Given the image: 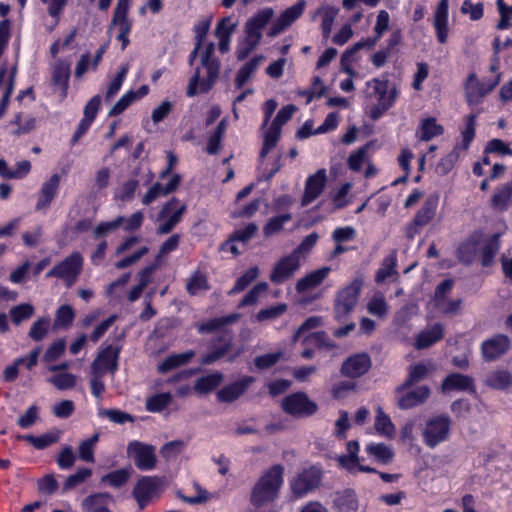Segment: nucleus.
<instances>
[{
    "label": "nucleus",
    "mask_w": 512,
    "mask_h": 512,
    "mask_svg": "<svg viewBox=\"0 0 512 512\" xmlns=\"http://www.w3.org/2000/svg\"><path fill=\"white\" fill-rule=\"evenodd\" d=\"M215 45L209 43L201 53V65L206 75H201L200 69H196L194 75L190 78L187 95L193 97L198 93L208 92L218 79L220 72V62L214 57Z\"/></svg>",
    "instance_id": "f257e3e1"
},
{
    "label": "nucleus",
    "mask_w": 512,
    "mask_h": 512,
    "mask_svg": "<svg viewBox=\"0 0 512 512\" xmlns=\"http://www.w3.org/2000/svg\"><path fill=\"white\" fill-rule=\"evenodd\" d=\"M284 467L282 465H273L268 469L254 485L250 502L253 506L259 508L277 497L279 490L283 484Z\"/></svg>",
    "instance_id": "f03ea898"
},
{
    "label": "nucleus",
    "mask_w": 512,
    "mask_h": 512,
    "mask_svg": "<svg viewBox=\"0 0 512 512\" xmlns=\"http://www.w3.org/2000/svg\"><path fill=\"white\" fill-rule=\"evenodd\" d=\"M83 256L74 251L56 264L47 274V278H58L69 288L75 284L83 269Z\"/></svg>",
    "instance_id": "7ed1b4c3"
},
{
    "label": "nucleus",
    "mask_w": 512,
    "mask_h": 512,
    "mask_svg": "<svg viewBox=\"0 0 512 512\" xmlns=\"http://www.w3.org/2000/svg\"><path fill=\"white\" fill-rule=\"evenodd\" d=\"M361 287L362 281L355 279L338 291L334 301V313L338 321H344L354 310L358 302Z\"/></svg>",
    "instance_id": "20e7f679"
},
{
    "label": "nucleus",
    "mask_w": 512,
    "mask_h": 512,
    "mask_svg": "<svg viewBox=\"0 0 512 512\" xmlns=\"http://www.w3.org/2000/svg\"><path fill=\"white\" fill-rule=\"evenodd\" d=\"M322 477L323 471L320 467L311 466L306 468L291 480V491L296 497H303L320 487Z\"/></svg>",
    "instance_id": "39448f33"
},
{
    "label": "nucleus",
    "mask_w": 512,
    "mask_h": 512,
    "mask_svg": "<svg viewBox=\"0 0 512 512\" xmlns=\"http://www.w3.org/2000/svg\"><path fill=\"white\" fill-rule=\"evenodd\" d=\"M451 420L446 415H440L429 419L422 431L424 443L434 448L444 442L449 435Z\"/></svg>",
    "instance_id": "423d86ee"
},
{
    "label": "nucleus",
    "mask_w": 512,
    "mask_h": 512,
    "mask_svg": "<svg viewBox=\"0 0 512 512\" xmlns=\"http://www.w3.org/2000/svg\"><path fill=\"white\" fill-rule=\"evenodd\" d=\"M282 409L294 417H309L316 413L318 405L306 393L296 392L283 399Z\"/></svg>",
    "instance_id": "0eeeda50"
},
{
    "label": "nucleus",
    "mask_w": 512,
    "mask_h": 512,
    "mask_svg": "<svg viewBox=\"0 0 512 512\" xmlns=\"http://www.w3.org/2000/svg\"><path fill=\"white\" fill-rule=\"evenodd\" d=\"M127 454L140 470H152L156 466L155 448L152 445L132 441L128 444Z\"/></svg>",
    "instance_id": "6e6552de"
},
{
    "label": "nucleus",
    "mask_w": 512,
    "mask_h": 512,
    "mask_svg": "<svg viewBox=\"0 0 512 512\" xmlns=\"http://www.w3.org/2000/svg\"><path fill=\"white\" fill-rule=\"evenodd\" d=\"M121 347L108 345L98 353L91 365V371L105 375H114L118 369V360Z\"/></svg>",
    "instance_id": "1a4fd4ad"
},
{
    "label": "nucleus",
    "mask_w": 512,
    "mask_h": 512,
    "mask_svg": "<svg viewBox=\"0 0 512 512\" xmlns=\"http://www.w3.org/2000/svg\"><path fill=\"white\" fill-rule=\"evenodd\" d=\"M186 211V205L180 204L177 198H172L168 201L160 212V218H166L157 227L158 234H168L174 227L181 221L182 216Z\"/></svg>",
    "instance_id": "9d476101"
},
{
    "label": "nucleus",
    "mask_w": 512,
    "mask_h": 512,
    "mask_svg": "<svg viewBox=\"0 0 512 512\" xmlns=\"http://www.w3.org/2000/svg\"><path fill=\"white\" fill-rule=\"evenodd\" d=\"M367 96L376 98L378 101L377 109L386 111L389 109L397 96V90L392 88L388 92V80L373 79L367 83Z\"/></svg>",
    "instance_id": "9b49d317"
},
{
    "label": "nucleus",
    "mask_w": 512,
    "mask_h": 512,
    "mask_svg": "<svg viewBox=\"0 0 512 512\" xmlns=\"http://www.w3.org/2000/svg\"><path fill=\"white\" fill-rule=\"evenodd\" d=\"M162 484L163 480L156 476H143L137 481L132 494L141 509H143L154 496L158 495Z\"/></svg>",
    "instance_id": "f8f14e48"
},
{
    "label": "nucleus",
    "mask_w": 512,
    "mask_h": 512,
    "mask_svg": "<svg viewBox=\"0 0 512 512\" xmlns=\"http://www.w3.org/2000/svg\"><path fill=\"white\" fill-rule=\"evenodd\" d=\"M274 16L272 8H264L249 18L245 23V39L252 44H259L262 39V31Z\"/></svg>",
    "instance_id": "ddd939ff"
},
{
    "label": "nucleus",
    "mask_w": 512,
    "mask_h": 512,
    "mask_svg": "<svg viewBox=\"0 0 512 512\" xmlns=\"http://www.w3.org/2000/svg\"><path fill=\"white\" fill-rule=\"evenodd\" d=\"M510 347L511 340L507 335H493L481 344L482 357L487 362L495 361L506 354Z\"/></svg>",
    "instance_id": "4468645a"
},
{
    "label": "nucleus",
    "mask_w": 512,
    "mask_h": 512,
    "mask_svg": "<svg viewBox=\"0 0 512 512\" xmlns=\"http://www.w3.org/2000/svg\"><path fill=\"white\" fill-rule=\"evenodd\" d=\"M300 267V259L292 252L282 257L273 267L270 273V280L274 284H282L293 277Z\"/></svg>",
    "instance_id": "2eb2a0df"
},
{
    "label": "nucleus",
    "mask_w": 512,
    "mask_h": 512,
    "mask_svg": "<svg viewBox=\"0 0 512 512\" xmlns=\"http://www.w3.org/2000/svg\"><path fill=\"white\" fill-rule=\"evenodd\" d=\"M501 74L498 73L493 81L481 83L475 74H470L467 78L465 90L466 98L469 104H478L480 100L490 91H492L500 82Z\"/></svg>",
    "instance_id": "dca6fc26"
},
{
    "label": "nucleus",
    "mask_w": 512,
    "mask_h": 512,
    "mask_svg": "<svg viewBox=\"0 0 512 512\" xmlns=\"http://www.w3.org/2000/svg\"><path fill=\"white\" fill-rule=\"evenodd\" d=\"M326 182L327 173L325 169H320L316 173L310 175L305 182L301 205L305 207L316 200L324 191Z\"/></svg>",
    "instance_id": "f3484780"
},
{
    "label": "nucleus",
    "mask_w": 512,
    "mask_h": 512,
    "mask_svg": "<svg viewBox=\"0 0 512 512\" xmlns=\"http://www.w3.org/2000/svg\"><path fill=\"white\" fill-rule=\"evenodd\" d=\"M306 2L300 0L295 5L287 8L281 13L277 20L271 26L268 36L275 37L284 32L293 22H295L304 12Z\"/></svg>",
    "instance_id": "a211bd4d"
},
{
    "label": "nucleus",
    "mask_w": 512,
    "mask_h": 512,
    "mask_svg": "<svg viewBox=\"0 0 512 512\" xmlns=\"http://www.w3.org/2000/svg\"><path fill=\"white\" fill-rule=\"evenodd\" d=\"M371 358L367 353H358L347 358L341 366V374L348 378H359L371 368Z\"/></svg>",
    "instance_id": "6ab92c4d"
},
{
    "label": "nucleus",
    "mask_w": 512,
    "mask_h": 512,
    "mask_svg": "<svg viewBox=\"0 0 512 512\" xmlns=\"http://www.w3.org/2000/svg\"><path fill=\"white\" fill-rule=\"evenodd\" d=\"M347 455H341L338 457L339 465L347 470L350 473H356L357 471L372 473L376 472L375 468L370 466H365L360 463V458L358 456L359 452V443L358 441H349L347 443Z\"/></svg>",
    "instance_id": "aec40b11"
},
{
    "label": "nucleus",
    "mask_w": 512,
    "mask_h": 512,
    "mask_svg": "<svg viewBox=\"0 0 512 512\" xmlns=\"http://www.w3.org/2000/svg\"><path fill=\"white\" fill-rule=\"evenodd\" d=\"M254 382L251 376H245L237 382L224 386L217 392V398L220 402L230 403L238 399Z\"/></svg>",
    "instance_id": "412c9836"
},
{
    "label": "nucleus",
    "mask_w": 512,
    "mask_h": 512,
    "mask_svg": "<svg viewBox=\"0 0 512 512\" xmlns=\"http://www.w3.org/2000/svg\"><path fill=\"white\" fill-rule=\"evenodd\" d=\"M60 184V176L53 174L46 182L43 183L38 196L36 210H45L55 198Z\"/></svg>",
    "instance_id": "4be33fe9"
},
{
    "label": "nucleus",
    "mask_w": 512,
    "mask_h": 512,
    "mask_svg": "<svg viewBox=\"0 0 512 512\" xmlns=\"http://www.w3.org/2000/svg\"><path fill=\"white\" fill-rule=\"evenodd\" d=\"M448 4L449 0H440L434 13V28L437 39L442 44L448 38Z\"/></svg>",
    "instance_id": "5701e85b"
},
{
    "label": "nucleus",
    "mask_w": 512,
    "mask_h": 512,
    "mask_svg": "<svg viewBox=\"0 0 512 512\" xmlns=\"http://www.w3.org/2000/svg\"><path fill=\"white\" fill-rule=\"evenodd\" d=\"M16 71V67H13L10 72L5 67L0 68V89L3 90L0 102V118L6 112L9 105L10 96L14 89Z\"/></svg>",
    "instance_id": "b1692460"
},
{
    "label": "nucleus",
    "mask_w": 512,
    "mask_h": 512,
    "mask_svg": "<svg viewBox=\"0 0 512 512\" xmlns=\"http://www.w3.org/2000/svg\"><path fill=\"white\" fill-rule=\"evenodd\" d=\"M434 371L435 367L431 362H421L410 366L408 378L400 387H398L397 392L402 393L407 388L427 378L428 375Z\"/></svg>",
    "instance_id": "393cba45"
},
{
    "label": "nucleus",
    "mask_w": 512,
    "mask_h": 512,
    "mask_svg": "<svg viewBox=\"0 0 512 512\" xmlns=\"http://www.w3.org/2000/svg\"><path fill=\"white\" fill-rule=\"evenodd\" d=\"M430 396L428 386H419L414 390L402 393L398 397V405L401 409H410L424 403Z\"/></svg>",
    "instance_id": "a878e982"
},
{
    "label": "nucleus",
    "mask_w": 512,
    "mask_h": 512,
    "mask_svg": "<svg viewBox=\"0 0 512 512\" xmlns=\"http://www.w3.org/2000/svg\"><path fill=\"white\" fill-rule=\"evenodd\" d=\"M438 204L439 196L437 194L429 195L414 216L415 224L423 227L428 225L436 216Z\"/></svg>",
    "instance_id": "bb28decb"
},
{
    "label": "nucleus",
    "mask_w": 512,
    "mask_h": 512,
    "mask_svg": "<svg viewBox=\"0 0 512 512\" xmlns=\"http://www.w3.org/2000/svg\"><path fill=\"white\" fill-rule=\"evenodd\" d=\"M70 77V66L67 63L59 62L54 66L52 82L55 92H58L60 100L67 95L68 83Z\"/></svg>",
    "instance_id": "cd10ccee"
},
{
    "label": "nucleus",
    "mask_w": 512,
    "mask_h": 512,
    "mask_svg": "<svg viewBox=\"0 0 512 512\" xmlns=\"http://www.w3.org/2000/svg\"><path fill=\"white\" fill-rule=\"evenodd\" d=\"M441 389L443 392L452 390L474 392V380L467 375L452 373L443 380Z\"/></svg>",
    "instance_id": "c85d7f7f"
},
{
    "label": "nucleus",
    "mask_w": 512,
    "mask_h": 512,
    "mask_svg": "<svg viewBox=\"0 0 512 512\" xmlns=\"http://www.w3.org/2000/svg\"><path fill=\"white\" fill-rule=\"evenodd\" d=\"M330 271L331 269L329 267H322L308 273L297 281L295 287L296 291L298 293H303L318 287L327 278Z\"/></svg>",
    "instance_id": "c756f323"
},
{
    "label": "nucleus",
    "mask_w": 512,
    "mask_h": 512,
    "mask_svg": "<svg viewBox=\"0 0 512 512\" xmlns=\"http://www.w3.org/2000/svg\"><path fill=\"white\" fill-rule=\"evenodd\" d=\"M444 335V328L441 324H435L422 330L416 337L415 347L425 349L440 341Z\"/></svg>",
    "instance_id": "7c9ffc66"
},
{
    "label": "nucleus",
    "mask_w": 512,
    "mask_h": 512,
    "mask_svg": "<svg viewBox=\"0 0 512 512\" xmlns=\"http://www.w3.org/2000/svg\"><path fill=\"white\" fill-rule=\"evenodd\" d=\"M444 128L438 124L433 117L425 118L421 121L416 136L420 141H430L431 139L442 135Z\"/></svg>",
    "instance_id": "2f4dec72"
},
{
    "label": "nucleus",
    "mask_w": 512,
    "mask_h": 512,
    "mask_svg": "<svg viewBox=\"0 0 512 512\" xmlns=\"http://www.w3.org/2000/svg\"><path fill=\"white\" fill-rule=\"evenodd\" d=\"M365 452L383 465L391 463L394 458V451L384 443H370L366 445Z\"/></svg>",
    "instance_id": "473e14b6"
},
{
    "label": "nucleus",
    "mask_w": 512,
    "mask_h": 512,
    "mask_svg": "<svg viewBox=\"0 0 512 512\" xmlns=\"http://www.w3.org/2000/svg\"><path fill=\"white\" fill-rule=\"evenodd\" d=\"M263 59V56H256L239 69L235 77L237 89H241L252 78Z\"/></svg>",
    "instance_id": "72a5a7b5"
},
{
    "label": "nucleus",
    "mask_w": 512,
    "mask_h": 512,
    "mask_svg": "<svg viewBox=\"0 0 512 512\" xmlns=\"http://www.w3.org/2000/svg\"><path fill=\"white\" fill-rule=\"evenodd\" d=\"M374 428L378 434L389 439L393 438L396 432L389 415H387L380 406L376 408Z\"/></svg>",
    "instance_id": "f704fd0d"
},
{
    "label": "nucleus",
    "mask_w": 512,
    "mask_h": 512,
    "mask_svg": "<svg viewBox=\"0 0 512 512\" xmlns=\"http://www.w3.org/2000/svg\"><path fill=\"white\" fill-rule=\"evenodd\" d=\"M195 354L194 351L189 350L184 353L168 356L158 365V371L160 373H167L172 369L185 365L190 362Z\"/></svg>",
    "instance_id": "c9c22d12"
},
{
    "label": "nucleus",
    "mask_w": 512,
    "mask_h": 512,
    "mask_svg": "<svg viewBox=\"0 0 512 512\" xmlns=\"http://www.w3.org/2000/svg\"><path fill=\"white\" fill-rule=\"evenodd\" d=\"M112 497L108 493H96L86 497L82 502V507L87 512H111L103 504Z\"/></svg>",
    "instance_id": "e433bc0d"
},
{
    "label": "nucleus",
    "mask_w": 512,
    "mask_h": 512,
    "mask_svg": "<svg viewBox=\"0 0 512 512\" xmlns=\"http://www.w3.org/2000/svg\"><path fill=\"white\" fill-rule=\"evenodd\" d=\"M479 252L478 237L473 236L463 242L458 248V259L466 264L471 263Z\"/></svg>",
    "instance_id": "4c0bfd02"
},
{
    "label": "nucleus",
    "mask_w": 512,
    "mask_h": 512,
    "mask_svg": "<svg viewBox=\"0 0 512 512\" xmlns=\"http://www.w3.org/2000/svg\"><path fill=\"white\" fill-rule=\"evenodd\" d=\"M223 379L224 376L222 373H211L209 375L199 378L194 385V389L196 392L200 394H206L214 390L216 387H218L223 381Z\"/></svg>",
    "instance_id": "58836bf2"
},
{
    "label": "nucleus",
    "mask_w": 512,
    "mask_h": 512,
    "mask_svg": "<svg viewBox=\"0 0 512 512\" xmlns=\"http://www.w3.org/2000/svg\"><path fill=\"white\" fill-rule=\"evenodd\" d=\"M19 439H24L36 449H44L54 443L60 438V432L58 430L50 431L41 436L35 437L33 435L18 436Z\"/></svg>",
    "instance_id": "ea45409f"
},
{
    "label": "nucleus",
    "mask_w": 512,
    "mask_h": 512,
    "mask_svg": "<svg viewBox=\"0 0 512 512\" xmlns=\"http://www.w3.org/2000/svg\"><path fill=\"white\" fill-rule=\"evenodd\" d=\"M222 344L216 348H214L212 351H210L208 354L202 357L201 364L203 365H209L212 364L219 359L223 358L229 352L232 350V339L231 337L225 336L222 340Z\"/></svg>",
    "instance_id": "a19ab883"
},
{
    "label": "nucleus",
    "mask_w": 512,
    "mask_h": 512,
    "mask_svg": "<svg viewBox=\"0 0 512 512\" xmlns=\"http://www.w3.org/2000/svg\"><path fill=\"white\" fill-rule=\"evenodd\" d=\"M209 289L207 276L200 270L195 271L187 280L186 290L190 295H197Z\"/></svg>",
    "instance_id": "79ce46f5"
},
{
    "label": "nucleus",
    "mask_w": 512,
    "mask_h": 512,
    "mask_svg": "<svg viewBox=\"0 0 512 512\" xmlns=\"http://www.w3.org/2000/svg\"><path fill=\"white\" fill-rule=\"evenodd\" d=\"M260 275L258 267L254 266L246 270L242 276H240L235 285L229 290L228 295H235L245 290L253 281H255Z\"/></svg>",
    "instance_id": "37998d69"
},
{
    "label": "nucleus",
    "mask_w": 512,
    "mask_h": 512,
    "mask_svg": "<svg viewBox=\"0 0 512 512\" xmlns=\"http://www.w3.org/2000/svg\"><path fill=\"white\" fill-rule=\"evenodd\" d=\"M128 10L126 3H117L112 19V24L118 27V33L129 34L131 30V22L127 18Z\"/></svg>",
    "instance_id": "c03bdc74"
},
{
    "label": "nucleus",
    "mask_w": 512,
    "mask_h": 512,
    "mask_svg": "<svg viewBox=\"0 0 512 512\" xmlns=\"http://www.w3.org/2000/svg\"><path fill=\"white\" fill-rule=\"evenodd\" d=\"M512 198V182L506 183L498 189L492 197V206L494 209L506 210Z\"/></svg>",
    "instance_id": "a18cd8bd"
},
{
    "label": "nucleus",
    "mask_w": 512,
    "mask_h": 512,
    "mask_svg": "<svg viewBox=\"0 0 512 512\" xmlns=\"http://www.w3.org/2000/svg\"><path fill=\"white\" fill-rule=\"evenodd\" d=\"M486 384L494 389H505L512 384V375L506 370L493 371L487 376Z\"/></svg>",
    "instance_id": "49530a36"
},
{
    "label": "nucleus",
    "mask_w": 512,
    "mask_h": 512,
    "mask_svg": "<svg viewBox=\"0 0 512 512\" xmlns=\"http://www.w3.org/2000/svg\"><path fill=\"white\" fill-rule=\"evenodd\" d=\"M292 219L290 213L274 216L268 220L263 227V234L265 237H271L280 233L283 230L284 224Z\"/></svg>",
    "instance_id": "de8ad7c7"
},
{
    "label": "nucleus",
    "mask_w": 512,
    "mask_h": 512,
    "mask_svg": "<svg viewBox=\"0 0 512 512\" xmlns=\"http://www.w3.org/2000/svg\"><path fill=\"white\" fill-rule=\"evenodd\" d=\"M268 289L269 286L266 282H259L243 297L238 304V308L257 304L260 297L265 294Z\"/></svg>",
    "instance_id": "09e8293b"
},
{
    "label": "nucleus",
    "mask_w": 512,
    "mask_h": 512,
    "mask_svg": "<svg viewBox=\"0 0 512 512\" xmlns=\"http://www.w3.org/2000/svg\"><path fill=\"white\" fill-rule=\"evenodd\" d=\"M99 440V434H94L91 438L80 442L78 447L79 458L85 462H94V448Z\"/></svg>",
    "instance_id": "8fccbe9b"
},
{
    "label": "nucleus",
    "mask_w": 512,
    "mask_h": 512,
    "mask_svg": "<svg viewBox=\"0 0 512 512\" xmlns=\"http://www.w3.org/2000/svg\"><path fill=\"white\" fill-rule=\"evenodd\" d=\"M226 131V122L221 120L216 127L215 132L209 137L206 151L210 155L218 153L221 148L222 138Z\"/></svg>",
    "instance_id": "3c124183"
},
{
    "label": "nucleus",
    "mask_w": 512,
    "mask_h": 512,
    "mask_svg": "<svg viewBox=\"0 0 512 512\" xmlns=\"http://www.w3.org/2000/svg\"><path fill=\"white\" fill-rule=\"evenodd\" d=\"M139 182L136 179H129L122 183L115 191V199L121 202H128L134 198Z\"/></svg>",
    "instance_id": "603ef678"
},
{
    "label": "nucleus",
    "mask_w": 512,
    "mask_h": 512,
    "mask_svg": "<svg viewBox=\"0 0 512 512\" xmlns=\"http://www.w3.org/2000/svg\"><path fill=\"white\" fill-rule=\"evenodd\" d=\"M370 145H364L363 147L359 148L356 152L352 153L348 158V167L352 171H360L363 164H366L369 162V152Z\"/></svg>",
    "instance_id": "864d4df0"
},
{
    "label": "nucleus",
    "mask_w": 512,
    "mask_h": 512,
    "mask_svg": "<svg viewBox=\"0 0 512 512\" xmlns=\"http://www.w3.org/2000/svg\"><path fill=\"white\" fill-rule=\"evenodd\" d=\"M280 135L281 129L271 124L264 134L263 147L260 152V157H265L276 146Z\"/></svg>",
    "instance_id": "5fc2aeb1"
},
{
    "label": "nucleus",
    "mask_w": 512,
    "mask_h": 512,
    "mask_svg": "<svg viewBox=\"0 0 512 512\" xmlns=\"http://www.w3.org/2000/svg\"><path fill=\"white\" fill-rule=\"evenodd\" d=\"M130 469H119L109 474L104 475L101 478L102 483H108L110 486L119 488L123 486L130 478Z\"/></svg>",
    "instance_id": "6e6d98bb"
},
{
    "label": "nucleus",
    "mask_w": 512,
    "mask_h": 512,
    "mask_svg": "<svg viewBox=\"0 0 512 512\" xmlns=\"http://www.w3.org/2000/svg\"><path fill=\"white\" fill-rule=\"evenodd\" d=\"M98 415L103 418L109 419L113 423L117 424H124L126 422H134V417L126 413L124 411H121L119 409H100L98 412Z\"/></svg>",
    "instance_id": "4d7b16f0"
},
{
    "label": "nucleus",
    "mask_w": 512,
    "mask_h": 512,
    "mask_svg": "<svg viewBox=\"0 0 512 512\" xmlns=\"http://www.w3.org/2000/svg\"><path fill=\"white\" fill-rule=\"evenodd\" d=\"M75 317L74 310L69 305H62L56 311V318L54 325L57 328H67L69 327Z\"/></svg>",
    "instance_id": "13d9d810"
},
{
    "label": "nucleus",
    "mask_w": 512,
    "mask_h": 512,
    "mask_svg": "<svg viewBox=\"0 0 512 512\" xmlns=\"http://www.w3.org/2000/svg\"><path fill=\"white\" fill-rule=\"evenodd\" d=\"M286 311H287V304L279 303L277 305H274V306H271V307H268L265 309H261L256 314V320L258 322L273 320V319H276V318L280 317L281 315H283Z\"/></svg>",
    "instance_id": "bf43d9fd"
},
{
    "label": "nucleus",
    "mask_w": 512,
    "mask_h": 512,
    "mask_svg": "<svg viewBox=\"0 0 512 512\" xmlns=\"http://www.w3.org/2000/svg\"><path fill=\"white\" fill-rule=\"evenodd\" d=\"M370 314L383 317L387 314L388 304L381 293H376L367 305Z\"/></svg>",
    "instance_id": "052dcab7"
},
{
    "label": "nucleus",
    "mask_w": 512,
    "mask_h": 512,
    "mask_svg": "<svg viewBox=\"0 0 512 512\" xmlns=\"http://www.w3.org/2000/svg\"><path fill=\"white\" fill-rule=\"evenodd\" d=\"M34 314V307L31 304H20L10 310L12 322L19 325L22 321L31 318Z\"/></svg>",
    "instance_id": "680f3d73"
},
{
    "label": "nucleus",
    "mask_w": 512,
    "mask_h": 512,
    "mask_svg": "<svg viewBox=\"0 0 512 512\" xmlns=\"http://www.w3.org/2000/svg\"><path fill=\"white\" fill-rule=\"evenodd\" d=\"M396 256L394 254L384 259L381 268L376 274V281L378 283L384 282L387 278L397 274L396 270Z\"/></svg>",
    "instance_id": "e2e57ef3"
},
{
    "label": "nucleus",
    "mask_w": 512,
    "mask_h": 512,
    "mask_svg": "<svg viewBox=\"0 0 512 512\" xmlns=\"http://www.w3.org/2000/svg\"><path fill=\"white\" fill-rule=\"evenodd\" d=\"M318 12L321 13L323 16L322 23H321L323 36H324V38H328L331 33L332 25L337 16L338 10L335 9L334 7L327 6V7H323Z\"/></svg>",
    "instance_id": "0e129e2a"
},
{
    "label": "nucleus",
    "mask_w": 512,
    "mask_h": 512,
    "mask_svg": "<svg viewBox=\"0 0 512 512\" xmlns=\"http://www.w3.org/2000/svg\"><path fill=\"white\" fill-rule=\"evenodd\" d=\"M283 357V352L278 351L274 353H267L264 355L257 356L254 359V365L258 370H265L276 365Z\"/></svg>",
    "instance_id": "69168bd1"
},
{
    "label": "nucleus",
    "mask_w": 512,
    "mask_h": 512,
    "mask_svg": "<svg viewBox=\"0 0 512 512\" xmlns=\"http://www.w3.org/2000/svg\"><path fill=\"white\" fill-rule=\"evenodd\" d=\"M170 401V393L157 394L147 399L146 409L151 412H160L169 405Z\"/></svg>",
    "instance_id": "338daca9"
},
{
    "label": "nucleus",
    "mask_w": 512,
    "mask_h": 512,
    "mask_svg": "<svg viewBox=\"0 0 512 512\" xmlns=\"http://www.w3.org/2000/svg\"><path fill=\"white\" fill-rule=\"evenodd\" d=\"M50 319L43 317L38 319L30 328L29 337L34 341H41L48 333Z\"/></svg>",
    "instance_id": "774afa93"
}]
</instances>
